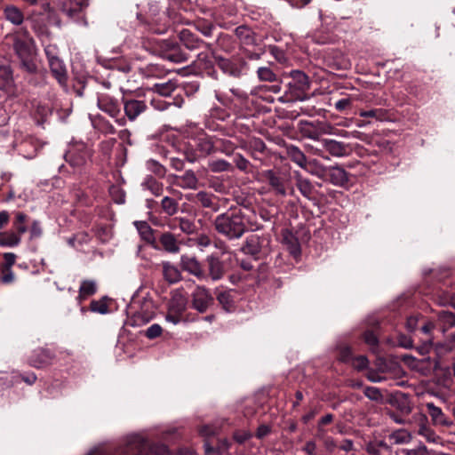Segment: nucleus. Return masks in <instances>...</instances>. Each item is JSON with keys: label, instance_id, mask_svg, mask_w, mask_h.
I'll return each instance as SVG.
<instances>
[{"label": "nucleus", "instance_id": "obj_1", "mask_svg": "<svg viewBox=\"0 0 455 455\" xmlns=\"http://www.w3.org/2000/svg\"><path fill=\"white\" fill-rule=\"evenodd\" d=\"M215 229L228 239H238L246 231L243 216L240 212H227L214 220Z\"/></svg>", "mask_w": 455, "mask_h": 455}, {"label": "nucleus", "instance_id": "obj_53", "mask_svg": "<svg viewBox=\"0 0 455 455\" xmlns=\"http://www.w3.org/2000/svg\"><path fill=\"white\" fill-rule=\"evenodd\" d=\"M363 393L366 397L373 401H379L382 399V395L379 388L375 387H367L364 388Z\"/></svg>", "mask_w": 455, "mask_h": 455}, {"label": "nucleus", "instance_id": "obj_8", "mask_svg": "<svg viewBox=\"0 0 455 455\" xmlns=\"http://www.w3.org/2000/svg\"><path fill=\"white\" fill-rule=\"evenodd\" d=\"M425 407L433 426L450 427L453 425V421L434 403H426Z\"/></svg>", "mask_w": 455, "mask_h": 455}, {"label": "nucleus", "instance_id": "obj_22", "mask_svg": "<svg viewBox=\"0 0 455 455\" xmlns=\"http://www.w3.org/2000/svg\"><path fill=\"white\" fill-rule=\"evenodd\" d=\"M63 12L72 17L75 13L81 11L84 5L87 4L82 0H58Z\"/></svg>", "mask_w": 455, "mask_h": 455}, {"label": "nucleus", "instance_id": "obj_52", "mask_svg": "<svg viewBox=\"0 0 455 455\" xmlns=\"http://www.w3.org/2000/svg\"><path fill=\"white\" fill-rule=\"evenodd\" d=\"M428 450L426 445L419 443L413 449H404L402 451L403 455H427Z\"/></svg>", "mask_w": 455, "mask_h": 455}, {"label": "nucleus", "instance_id": "obj_55", "mask_svg": "<svg viewBox=\"0 0 455 455\" xmlns=\"http://www.w3.org/2000/svg\"><path fill=\"white\" fill-rule=\"evenodd\" d=\"M307 151L312 155L317 156L326 161L330 160V156L327 154H325V150L322 146L318 147L314 145H307Z\"/></svg>", "mask_w": 455, "mask_h": 455}, {"label": "nucleus", "instance_id": "obj_36", "mask_svg": "<svg viewBox=\"0 0 455 455\" xmlns=\"http://www.w3.org/2000/svg\"><path fill=\"white\" fill-rule=\"evenodd\" d=\"M316 436L322 442L328 453H332L338 447L336 441L331 436L326 435L324 430L321 427H318Z\"/></svg>", "mask_w": 455, "mask_h": 455}, {"label": "nucleus", "instance_id": "obj_38", "mask_svg": "<svg viewBox=\"0 0 455 455\" xmlns=\"http://www.w3.org/2000/svg\"><path fill=\"white\" fill-rule=\"evenodd\" d=\"M180 37L188 49H196L199 45V40L188 29H182Z\"/></svg>", "mask_w": 455, "mask_h": 455}, {"label": "nucleus", "instance_id": "obj_54", "mask_svg": "<svg viewBox=\"0 0 455 455\" xmlns=\"http://www.w3.org/2000/svg\"><path fill=\"white\" fill-rule=\"evenodd\" d=\"M318 122L320 138L322 135H334L336 128L329 123Z\"/></svg>", "mask_w": 455, "mask_h": 455}, {"label": "nucleus", "instance_id": "obj_50", "mask_svg": "<svg viewBox=\"0 0 455 455\" xmlns=\"http://www.w3.org/2000/svg\"><path fill=\"white\" fill-rule=\"evenodd\" d=\"M27 220L26 214L22 212H19L16 214V220L14 221V227L20 235L27 232V226L25 225V221Z\"/></svg>", "mask_w": 455, "mask_h": 455}, {"label": "nucleus", "instance_id": "obj_33", "mask_svg": "<svg viewBox=\"0 0 455 455\" xmlns=\"http://www.w3.org/2000/svg\"><path fill=\"white\" fill-rule=\"evenodd\" d=\"M4 13L6 20L14 25H20L23 22L24 17L21 11L13 5L6 6Z\"/></svg>", "mask_w": 455, "mask_h": 455}, {"label": "nucleus", "instance_id": "obj_17", "mask_svg": "<svg viewBox=\"0 0 455 455\" xmlns=\"http://www.w3.org/2000/svg\"><path fill=\"white\" fill-rule=\"evenodd\" d=\"M283 243L286 246L289 252L297 258L300 254V244L298 238L288 229L282 233Z\"/></svg>", "mask_w": 455, "mask_h": 455}, {"label": "nucleus", "instance_id": "obj_25", "mask_svg": "<svg viewBox=\"0 0 455 455\" xmlns=\"http://www.w3.org/2000/svg\"><path fill=\"white\" fill-rule=\"evenodd\" d=\"M51 353L44 349L36 350L29 360V363L36 368L43 367L50 363Z\"/></svg>", "mask_w": 455, "mask_h": 455}, {"label": "nucleus", "instance_id": "obj_5", "mask_svg": "<svg viewBox=\"0 0 455 455\" xmlns=\"http://www.w3.org/2000/svg\"><path fill=\"white\" fill-rule=\"evenodd\" d=\"M13 47L27 69L30 72L34 71L35 65L29 60L33 51L32 40L29 37L24 39L17 37L14 40Z\"/></svg>", "mask_w": 455, "mask_h": 455}, {"label": "nucleus", "instance_id": "obj_45", "mask_svg": "<svg viewBox=\"0 0 455 455\" xmlns=\"http://www.w3.org/2000/svg\"><path fill=\"white\" fill-rule=\"evenodd\" d=\"M258 77L260 81L274 82L276 80L275 74L270 68L260 67L257 70Z\"/></svg>", "mask_w": 455, "mask_h": 455}, {"label": "nucleus", "instance_id": "obj_49", "mask_svg": "<svg viewBox=\"0 0 455 455\" xmlns=\"http://www.w3.org/2000/svg\"><path fill=\"white\" fill-rule=\"evenodd\" d=\"M147 168L159 177H163L165 174V168L154 159L147 161Z\"/></svg>", "mask_w": 455, "mask_h": 455}, {"label": "nucleus", "instance_id": "obj_44", "mask_svg": "<svg viewBox=\"0 0 455 455\" xmlns=\"http://www.w3.org/2000/svg\"><path fill=\"white\" fill-rule=\"evenodd\" d=\"M175 88V84L171 81L163 84H156L155 85V91L160 95L165 97L170 96Z\"/></svg>", "mask_w": 455, "mask_h": 455}, {"label": "nucleus", "instance_id": "obj_31", "mask_svg": "<svg viewBox=\"0 0 455 455\" xmlns=\"http://www.w3.org/2000/svg\"><path fill=\"white\" fill-rule=\"evenodd\" d=\"M296 187L303 196L307 199L311 198L314 187L308 179L303 178L301 175H296Z\"/></svg>", "mask_w": 455, "mask_h": 455}, {"label": "nucleus", "instance_id": "obj_12", "mask_svg": "<svg viewBox=\"0 0 455 455\" xmlns=\"http://www.w3.org/2000/svg\"><path fill=\"white\" fill-rule=\"evenodd\" d=\"M195 147L196 148L198 154L191 156H187V159L191 163L195 162L199 156L211 154L213 151L214 147H216V143L213 142L211 138L202 135L195 140Z\"/></svg>", "mask_w": 455, "mask_h": 455}, {"label": "nucleus", "instance_id": "obj_24", "mask_svg": "<svg viewBox=\"0 0 455 455\" xmlns=\"http://www.w3.org/2000/svg\"><path fill=\"white\" fill-rule=\"evenodd\" d=\"M209 265V273L213 281L220 280L224 275V267L222 262L213 256L207 259Z\"/></svg>", "mask_w": 455, "mask_h": 455}, {"label": "nucleus", "instance_id": "obj_28", "mask_svg": "<svg viewBox=\"0 0 455 455\" xmlns=\"http://www.w3.org/2000/svg\"><path fill=\"white\" fill-rule=\"evenodd\" d=\"M163 274L164 279L170 283H175L181 278V274L178 267L169 262L163 263Z\"/></svg>", "mask_w": 455, "mask_h": 455}, {"label": "nucleus", "instance_id": "obj_29", "mask_svg": "<svg viewBox=\"0 0 455 455\" xmlns=\"http://www.w3.org/2000/svg\"><path fill=\"white\" fill-rule=\"evenodd\" d=\"M21 235L19 233L0 232V246L2 247H15L20 244Z\"/></svg>", "mask_w": 455, "mask_h": 455}, {"label": "nucleus", "instance_id": "obj_60", "mask_svg": "<svg viewBox=\"0 0 455 455\" xmlns=\"http://www.w3.org/2000/svg\"><path fill=\"white\" fill-rule=\"evenodd\" d=\"M359 115L362 117H372L381 120L383 116V112L381 109H371L361 111Z\"/></svg>", "mask_w": 455, "mask_h": 455}, {"label": "nucleus", "instance_id": "obj_26", "mask_svg": "<svg viewBox=\"0 0 455 455\" xmlns=\"http://www.w3.org/2000/svg\"><path fill=\"white\" fill-rule=\"evenodd\" d=\"M187 308V299L181 294H175L170 300L168 310L175 313L176 315H183Z\"/></svg>", "mask_w": 455, "mask_h": 455}, {"label": "nucleus", "instance_id": "obj_40", "mask_svg": "<svg viewBox=\"0 0 455 455\" xmlns=\"http://www.w3.org/2000/svg\"><path fill=\"white\" fill-rule=\"evenodd\" d=\"M235 36L241 40V42L244 44H252L254 42V38L252 36V33L250 28L244 26H240L235 30Z\"/></svg>", "mask_w": 455, "mask_h": 455}, {"label": "nucleus", "instance_id": "obj_62", "mask_svg": "<svg viewBox=\"0 0 455 455\" xmlns=\"http://www.w3.org/2000/svg\"><path fill=\"white\" fill-rule=\"evenodd\" d=\"M302 451L307 455H319L317 445L315 441H307L302 448Z\"/></svg>", "mask_w": 455, "mask_h": 455}, {"label": "nucleus", "instance_id": "obj_4", "mask_svg": "<svg viewBox=\"0 0 455 455\" xmlns=\"http://www.w3.org/2000/svg\"><path fill=\"white\" fill-rule=\"evenodd\" d=\"M218 67L229 76L239 77L246 69V61L242 58H234L231 60L222 57L216 58Z\"/></svg>", "mask_w": 455, "mask_h": 455}, {"label": "nucleus", "instance_id": "obj_46", "mask_svg": "<svg viewBox=\"0 0 455 455\" xmlns=\"http://www.w3.org/2000/svg\"><path fill=\"white\" fill-rule=\"evenodd\" d=\"M230 167L231 164L223 159L212 160L209 163V168L215 172L228 171Z\"/></svg>", "mask_w": 455, "mask_h": 455}, {"label": "nucleus", "instance_id": "obj_51", "mask_svg": "<svg viewBox=\"0 0 455 455\" xmlns=\"http://www.w3.org/2000/svg\"><path fill=\"white\" fill-rule=\"evenodd\" d=\"M216 147L220 148V150L226 155H230L233 153L235 147L234 144L230 140H217Z\"/></svg>", "mask_w": 455, "mask_h": 455}, {"label": "nucleus", "instance_id": "obj_39", "mask_svg": "<svg viewBox=\"0 0 455 455\" xmlns=\"http://www.w3.org/2000/svg\"><path fill=\"white\" fill-rule=\"evenodd\" d=\"M411 435L405 429H399L389 435V440L395 444L407 443L411 441Z\"/></svg>", "mask_w": 455, "mask_h": 455}, {"label": "nucleus", "instance_id": "obj_35", "mask_svg": "<svg viewBox=\"0 0 455 455\" xmlns=\"http://www.w3.org/2000/svg\"><path fill=\"white\" fill-rule=\"evenodd\" d=\"M215 197L206 192L201 191L195 196V202L200 204L203 207L217 211V204L214 202Z\"/></svg>", "mask_w": 455, "mask_h": 455}, {"label": "nucleus", "instance_id": "obj_42", "mask_svg": "<svg viewBox=\"0 0 455 455\" xmlns=\"http://www.w3.org/2000/svg\"><path fill=\"white\" fill-rule=\"evenodd\" d=\"M438 321L443 330H445L455 324V316L452 313L443 310L438 314Z\"/></svg>", "mask_w": 455, "mask_h": 455}, {"label": "nucleus", "instance_id": "obj_63", "mask_svg": "<svg viewBox=\"0 0 455 455\" xmlns=\"http://www.w3.org/2000/svg\"><path fill=\"white\" fill-rule=\"evenodd\" d=\"M353 366L358 370H363L368 366V359L363 355L357 356L353 360Z\"/></svg>", "mask_w": 455, "mask_h": 455}, {"label": "nucleus", "instance_id": "obj_23", "mask_svg": "<svg viewBox=\"0 0 455 455\" xmlns=\"http://www.w3.org/2000/svg\"><path fill=\"white\" fill-rule=\"evenodd\" d=\"M159 241L166 251L170 253H177L180 251V244L172 233L166 232L162 234Z\"/></svg>", "mask_w": 455, "mask_h": 455}, {"label": "nucleus", "instance_id": "obj_57", "mask_svg": "<svg viewBox=\"0 0 455 455\" xmlns=\"http://www.w3.org/2000/svg\"><path fill=\"white\" fill-rule=\"evenodd\" d=\"M149 455H172L164 444H156L149 448Z\"/></svg>", "mask_w": 455, "mask_h": 455}, {"label": "nucleus", "instance_id": "obj_20", "mask_svg": "<svg viewBox=\"0 0 455 455\" xmlns=\"http://www.w3.org/2000/svg\"><path fill=\"white\" fill-rule=\"evenodd\" d=\"M327 166L323 165L316 159H311L307 161L303 169L307 172L309 174L315 176L319 179H324L327 175L328 171Z\"/></svg>", "mask_w": 455, "mask_h": 455}, {"label": "nucleus", "instance_id": "obj_21", "mask_svg": "<svg viewBox=\"0 0 455 455\" xmlns=\"http://www.w3.org/2000/svg\"><path fill=\"white\" fill-rule=\"evenodd\" d=\"M51 71L58 82L64 84L67 81V69L63 61L58 58L49 62Z\"/></svg>", "mask_w": 455, "mask_h": 455}, {"label": "nucleus", "instance_id": "obj_18", "mask_svg": "<svg viewBox=\"0 0 455 455\" xmlns=\"http://www.w3.org/2000/svg\"><path fill=\"white\" fill-rule=\"evenodd\" d=\"M299 131L303 137L315 140L319 144L323 139L320 138L318 122L300 121Z\"/></svg>", "mask_w": 455, "mask_h": 455}, {"label": "nucleus", "instance_id": "obj_41", "mask_svg": "<svg viewBox=\"0 0 455 455\" xmlns=\"http://www.w3.org/2000/svg\"><path fill=\"white\" fill-rule=\"evenodd\" d=\"M96 292V283L93 281H84L79 288L80 299H84L88 296H91Z\"/></svg>", "mask_w": 455, "mask_h": 455}, {"label": "nucleus", "instance_id": "obj_19", "mask_svg": "<svg viewBox=\"0 0 455 455\" xmlns=\"http://www.w3.org/2000/svg\"><path fill=\"white\" fill-rule=\"evenodd\" d=\"M14 82L12 70L9 67H0V91L5 93L13 92Z\"/></svg>", "mask_w": 455, "mask_h": 455}, {"label": "nucleus", "instance_id": "obj_11", "mask_svg": "<svg viewBox=\"0 0 455 455\" xmlns=\"http://www.w3.org/2000/svg\"><path fill=\"white\" fill-rule=\"evenodd\" d=\"M320 145L325 150V154L333 157H343L347 154V146L336 140L323 138L320 140Z\"/></svg>", "mask_w": 455, "mask_h": 455}, {"label": "nucleus", "instance_id": "obj_6", "mask_svg": "<svg viewBox=\"0 0 455 455\" xmlns=\"http://www.w3.org/2000/svg\"><path fill=\"white\" fill-rule=\"evenodd\" d=\"M91 156L90 149L84 144L70 148L65 155L66 161L74 167L84 165Z\"/></svg>", "mask_w": 455, "mask_h": 455}, {"label": "nucleus", "instance_id": "obj_56", "mask_svg": "<svg viewBox=\"0 0 455 455\" xmlns=\"http://www.w3.org/2000/svg\"><path fill=\"white\" fill-rule=\"evenodd\" d=\"M180 228L184 232V233H187V234H192L195 229H196V226L194 224V222L188 219H185V218H182L180 220Z\"/></svg>", "mask_w": 455, "mask_h": 455}, {"label": "nucleus", "instance_id": "obj_7", "mask_svg": "<svg viewBox=\"0 0 455 455\" xmlns=\"http://www.w3.org/2000/svg\"><path fill=\"white\" fill-rule=\"evenodd\" d=\"M289 76L291 78V81L288 84L291 92L298 95L310 88L309 78L304 72L298 69L291 70Z\"/></svg>", "mask_w": 455, "mask_h": 455}, {"label": "nucleus", "instance_id": "obj_13", "mask_svg": "<svg viewBox=\"0 0 455 455\" xmlns=\"http://www.w3.org/2000/svg\"><path fill=\"white\" fill-rule=\"evenodd\" d=\"M123 105L126 117L132 122L147 109L146 102L140 100H124Z\"/></svg>", "mask_w": 455, "mask_h": 455}, {"label": "nucleus", "instance_id": "obj_30", "mask_svg": "<svg viewBox=\"0 0 455 455\" xmlns=\"http://www.w3.org/2000/svg\"><path fill=\"white\" fill-rule=\"evenodd\" d=\"M418 434L422 436L427 443L435 444L441 443V437L430 426L427 424L419 425Z\"/></svg>", "mask_w": 455, "mask_h": 455}, {"label": "nucleus", "instance_id": "obj_32", "mask_svg": "<svg viewBox=\"0 0 455 455\" xmlns=\"http://www.w3.org/2000/svg\"><path fill=\"white\" fill-rule=\"evenodd\" d=\"M287 155L290 159L297 165L303 169L307 159L305 154L296 146H290L287 148Z\"/></svg>", "mask_w": 455, "mask_h": 455}, {"label": "nucleus", "instance_id": "obj_43", "mask_svg": "<svg viewBox=\"0 0 455 455\" xmlns=\"http://www.w3.org/2000/svg\"><path fill=\"white\" fill-rule=\"evenodd\" d=\"M162 208L168 215H173L178 211V203L169 196H165L162 200Z\"/></svg>", "mask_w": 455, "mask_h": 455}, {"label": "nucleus", "instance_id": "obj_58", "mask_svg": "<svg viewBox=\"0 0 455 455\" xmlns=\"http://www.w3.org/2000/svg\"><path fill=\"white\" fill-rule=\"evenodd\" d=\"M161 333L162 327L157 323H154L147 329L145 335L147 338L153 339L159 337Z\"/></svg>", "mask_w": 455, "mask_h": 455}, {"label": "nucleus", "instance_id": "obj_47", "mask_svg": "<svg viewBox=\"0 0 455 455\" xmlns=\"http://www.w3.org/2000/svg\"><path fill=\"white\" fill-rule=\"evenodd\" d=\"M435 350L438 355L455 350V333L451 335L448 341L437 344Z\"/></svg>", "mask_w": 455, "mask_h": 455}, {"label": "nucleus", "instance_id": "obj_16", "mask_svg": "<svg viewBox=\"0 0 455 455\" xmlns=\"http://www.w3.org/2000/svg\"><path fill=\"white\" fill-rule=\"evenodd\" d=\"M180 264L181 267L185 271H188V273L194 275L199 279L205 278V275L201 268V266L195 257L183 255L181 256L180 259Z\"/></svg>", "mask_w": 455, "mask_h": 455}, {"label": "nucleus", "instance_id": "obj_27", "mask_svg": "<svg viewBox=\"0 0 455 455\" xmlns=\"http://www.w3.org/2000/svg\"><path fill=\"white\" fill-rule=\"evenodd\" d=\"M217 299L225 311L231 312L235 309V299L232 291H222L218 292Z\"/></svg>", "mask_w": 455, "mask_h": 455}, {"label": "nucleus", "instance_id": "obj_3", "mask_svg": "<svg viewBox=\"0 0 455 455\" xmlns=\"http://www.w3.org/2000/svg\"><path fill=\"white\" fill-rule=\"evenodd\" d=\"M98 107L112 118H115L119 125H124L126 119L120 116L121 109L118 100L108 94H100L98 97Z\"/></svg>", "mask_w": 455, "mask_h": 455}, {"label": "nucleus", "instance_id": "obj_59", "mask_svg": "<svg viewBox=\"0 0 455 455\" xmlns=\"http://www.w3.org/2000/svg\"><path fill=\"white\" fill-rule=\"evenodd\" d=\"M252 436V434L247 430H238L234 434V439L238 443H243Z\"/></svg>", "mask_w": 455, "mask_h": 455}, {"label": "nucleus", "instance_id": "obj_61", "mask_svg": "<svg viewBox=\"0 0 455 455\" xmlns=\"http://www.w3.org/2000/svg\"><path fill=\"white\" fill-rule=\"evenodd\" d=\"M91 310L100 314H106L108 311V307L106 303L100 301H92L91 303Z\"/></svg>", "mask_w": 455, "mask_h": 455}, {"label": "nucleus", "instance_id": "obj_2", "mask_svg": "<svg viewBox=\"0 0 455 455\" xmlns=\"http://www.w3.org/2000/svg\"><path fill=\"white\" fill-rule=\"evenodd\" d=\"M147 438L142 434L127 435L115 455H147Z\"/></svg>", "mask_w": 455, "mask_h": 455}, {"label": "nucleus", "instance_id": "obj_9", "mask_svg": "<svg viewBox=\"0 0 455 455\" xmlns=\"http://www.w3.org/2000/svg\"><path fill=\"white\" fill-rule=\"evenodd\" d=\"M192 297L193 307L200 313L205 312L213 300L209 291L203 286H197Z\"/></svg>", "mask_w": 455, "mask_h": 455}, {"label": "nucleus", "instance_id": "obj_64", "mask_svg": "<svg viewBox=\"0 0 455 455\" xmlns=\"http://www.w3.org/2000/svg\"><path fill=\"white\" fill-rule=\"evenodd\" d=\"M234 161L236 167L241 171H245L249 165V162L241 155L235 156Z\"/></svg>", "mask_w": 455, "mask_h": 455}, {"label": "nucleus", "instance_id": "obj_15", "mask_svg": "<svg viewBox=\"0 0 455 455\" xmlns=\"http://www.w3.org/2000/svg\"><path fill=\"white\" fill-rule=\"evenodd\" d=\"M327 175H329L330 181L334 186L344 187L349 181L348 173L343 167L338 164L330 166L327 171Z\"/></svg>", "mask_w": 455, "mask_h": 455}, {"label": "nucleus", "instance_id": "obj_14", "mask_svg": "<svg viewBox=\"0 0 455 455\" xmlns=\"http://www.w3.org/2000/svg\"><path fill=\"white\" fill-rule=\"evenodd\" d=\"M172 184L184 189H196L198 179L192 170H188L181 175H174L172 177Z\"/></svg>", "mask_w": 455, "mask_h": 455}, {"label": "nucleus", "instance_id": "obj_37", "mask_svg": "<svg viewBox=\"0 0 455 455\" xmlns=\"http://www.w3.org/2000/svg\"><path fill=\"white\" fill-rule=\"evenodd\" d=\"M267 177L269 185L275 190V193L283 196H286L287 192L283 180L276 176L273 172H269Z\"/></svg>", "mask_w": 455, "mask_h": 455}, {"label": "nucleus", "instance_id": "obj_10", "mask_svg": "<svg viewBox=\"0 0 455 455\" xmlns=\"http://www.w3.org/2000/svg\"><path fill=\"white\" fill-rule=\"evenodd\" d=\"M267 244V240L261 237L257 234H252L247 236L244 245L242 247V251L245 254L251 256H258L262 249Z\"/></svg>", "mask_w": 455, "mask_h": 455}, {"label": "nucleus", "instance_id": "obj_34", "mask_svg": "<svg viewBox=\"0 0 455 455\" xmlns=\"http://www.w3.org/2000/svg\"><path fill=\"white\" fill-rule=\"evenodd\" d=\"M134 226L144 241L148 243H153L155 241L153 229L146 221H135Z\"/></svg>", "mask_w": 455, "mask_h": 455}, {"label": "nucleus", "instance_id": "obj_48", "mask_svg": "<svg viewBox=\"0 0 455 455\" xmlns=\"http://www.w3.org/2000/svg\"><path fill=\"white\" fill-rule=\"evenodd\" d=\"M109 194L115 203L122 204L125 201V193L124 191L116 185H113L109 188Z\"/></svg>", "mask_w": 455, "mask_h": 455}]
</instances>
